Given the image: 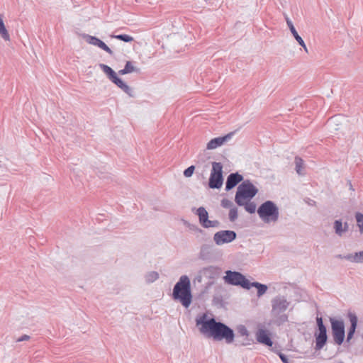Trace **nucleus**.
Here are the masks:
<instances>
[{"mask_svg": "<svg viewBox=\"0 0 363 363\" xmlns=\"http://www.w3.org/2000/svg\"><path fill=\"white\" fill-rule=\"evenodd\" d=\"M353 335L354 334L353 333H348L347 332V342H349L352 337H353Z\"/></svg>", "mask_w": 363, "mask_h": 363, "instance_id": "39", "label": "nucleus"}, {"mask_svg": "<svg viewBox=\"0 0 363 363\" xmlns=\"http://www.w3.org/2000/svg\"><path fill=\"white\" fill-rule=\"evenodd\" d=\"M278 355L279 357V358L281 359V360L282 361L283 363H289V358L286 355H285L284 354L281 353V352H278Z\"/></svg>", "mask_w": 363, "mask_h": 363, "instance_id": "35", "label": "nucleus"}, {"mask_svg": "<svg viewBox=\"0 0 363 363\" xmlns=\"http://www.w3.org/2000/svg\"><path fill=\"white\" fill-rule=\"evenodd\" d=\"M257 192V188L250 180H245L237 189L235 201L238 206H242L244 204V201H251Z\"/></svg>", "mask_w": 363, "mask_h": 363, "instance_id": "3", "label": "nucleus"}, {"mask_svg": "<svg viewBox=\"0 0 363 363\" xmlns=\"http://www.w3.org/2000/svg\"><path fill=\"white\" fill-rule=\"evenodd\" d=\"M30 339V337L28 335H23L19 338L17 339L16 342H23V341H27Z\"/></svg>", "mask_w": 363, "mask_h": 363, "instance_id": "36", "label": "nucleus"}, {"mask_svg": "<svg viewBox=\"0 0 363 363\" xmlns=\"http://www.w3.org/2000/svg\"><path fill=\"white\" fill-rule=\"evenodd\" d=\"M221 206L225 208H231L233 207V203L228 199H223L221 200Z\"/></svg>", "mask_w": 363, "mask_h": 363, "instance_id": "32", "label": "nucleus"}, {"mask_svg": "<svg viewBox=\"0 0 363 363\" xmlns=\"http://www.w3.org/2000/svg\"><path fill=\"white\" fill-rule=\"evenodd\" d=\"M333 228L335 234L342 237L344 233L348 231L349 225L347 222L343 223L341 219L335 220L333 223Z\"/></svg>", "mask_w": 363, "mask_h": 363, "instance_id": "18", "label": "nucleus"}, {"mask_svg": "<svg viewBox=\"0 0 363 363\" xmlns=\"http://www.w3.org/2000/svg\"><path fill=\"white\" fill-rule=\"evenodd\" d=\"M238 330V334L240 335V336H245L246 337H248L249 335V331L247 330V329L246 328V327L243 325H240L237 328Z\"/></svg>", "mask_w": 363, "mask_h": 363, "instance_id": "31", "label": "nucleus"}, {"mask_svg": "<svg viewBox=\"0 0 363 363\" xmlns=\"http://www.w3.org/2000/svg\"><path fill=\"white\" fill-rule=\"evenodd\" d=\"M330 322L334 342L337 345H341L345 337L344 322L342 320H337L335 318H330Z\"/></svg>", "mask_w": 363, "mask_h": 363, "instance_id": "10", "label": "nucleus"}, {"mask_svg": "<svg viewBox=\"0 0 363 363\" xmlns=\"http://www.w3.org/2000/svg\"><path fill=\"white\" fill-rule=\"evenodd\" d=\"M243 180V177L238 172L230 174L226 179L225 190L227 191L231 190L236 186L240 182Z\"/></svg>", "mask_w": 363, "mask_h": 363, "instance_id": "15", "label": "nucleus"}, {"mask_svg": "<svg viewBox=\"0 0 363 363\" xmlns=\"http://www.w3.org/2000/svg\"><path fill=\"white\" fill-rule=\"evenodd\" d=\"M228 216L229 220L232 222H234L238 218V208L235 206L230 209Z\"/></svg>", "mask_w": 363, "mask_h": 363, "instance_id": "29", "label": "nucleus"}, {"mask_svg": "<svg viewBox=\"0 0 363 363\" xmlns=\"http://www.w3.org/2000/svg\"><path fill=\"white\" fill-rule=\"evenodd\" d=\"M221 272V269L217 266H208L203 267L198 272V274L196 277V280L201 283L203 278H206L209 280H213L217 279Z\"/></svg>", "mask_w": 363, "mask_h": 363, "instance_id": "11", "label": "nucleus"}, {"mask_svg": "<svg viewBox=\"0 0 363 363\" xmlns=\"http://www.w3.org/2000/svg\"><path fill=\"white\" fill-rule=\"evenodd\" d=\"M355 218L357 223V226L359 228V232L363 233V214L357 212L355 214Z\"/></svg>", "mask_w": 363, "mask_h": 363, "instance_id": "28", "label": "nucleus"}, {"mask_svg": "<svg viewBox=\"0 0 363 363\" xmlns=\"http://www.w3.org/2000/svg\"><path fill=\"white\" fill-rule=\"evenodd\" d=\"M199 258L202 260H208L211 258L210 247L208 246H201L199 254Z\"/></svg>", "mask_w": 363, "mask_h": 363, "instance_id": "23", "label": "nucleus"}, {"mask_svg": "<svg viewBox=\"0 0 363 363\" xmlns=\"http://www.w3.org/2000/svg\"><path fill=\"white\" fill-rule=\"evenodd\" d=\"M256 339L258 342L268 347H272L273 345L270 334L266 330L259 329L256 333Z\"/></svg>", "mask_w": 363, "mask_h": 363, "instance_id": "16", "label": "nucleus"}, {"mask_svg": "<svg viewBox=\"0 0 363 363\" xmlns=\"http://www.w3.org/2000/svg\"><path fill=\"white\" fill-rule=\"evenodd\" d=\"M257 214L264 223H276L279 220V210L272 201H266L257 208Z\"/></svg>", "mask_w": 363, "mask_h": 363, "instance_id": "4", "label": "nucleus"}, {"mask_svg": "<svg viewBox=\"0 0 363 363\" xmlns=\"http://www.w3.org/2000/svg\"><path fill=\"white\" fill-rule=\"evenodd\" d=\"M194 230H196L197 231H199V233H201L202 232V230L201 229H199L198 227L196 226H194V228H192Z\"/></svg>", "mask_w": 363, "mask_h": 363, "instance_id": "41", "label": "nucleus"}, {"mask_svg": "<svg viewBox=\"0 0 363 363\" xmlns=\"http://www.w3.org/2000/svg\"><path fill=\"white\" fill-rule=\"evenodd\" d=\"M250 343L249 342L248 340H247L246 342H241L238 340H236L235 345L236 346H246L249 345Z\"/></svg>", "mask_w": 363, "mask_h": 363, "instance_id": "37", "label": "nucleus"}, {"mask_svg": "<svg viewBox=\"0 0 363 363\" xmlns=\"http://www.w3.org/2000/svg\"><path fill=\"white\" fill-rule=\"evenodd\" d=\"M225 273V275L223 279L225 284L250 289V281L242 273L231 270H227Z\"/></svg>", "mask_w": 363, "mask_h": 363, "instance_id": "7", "label": "nucleus"}, {"mask_svg": "<svg viewBox=\"0 0 363 363\" xmlns=\"http://www.w3.org/2000/svg\"><path fill=\"white\" fill-rule=\"evenodd\" d=\"M124 68L125 69V71L128 72V74L131 73L133 72H138L139 69L135 67L130 61H127Z\"/></svg>", "mask_w": 363, "mask_h": 363, "instance_id": "30", "label": "nucleus"}, {"mask_svg": "<svg viewBox=\"0 0 363 363\" xmlns=\"http://www.w3.org/2000/svg\"><path fill=\"white\" fill-rule=\"evenodd\" d=\"M294 162L296 164V172H297L298 174L301 175V171L302 169L303 168V160L299 157H296Z\"/></svg>", "mask_w": 363, "mask_h": 363, "instance_id": "26", "label": "nucleus"}, {"mask_svg": "<svg viewBox=\"0 0 363 363\" xmlns=\"http://www.w3.org/2000/svg\"><path fill=\"white\" fill-rule=\"evenodd\" d=\"M237 234L233 230H224L216 233L213 235V240L217 245H223L235 240Z\"/></svg>", "mask_w": 363, "mask_h": 363, "instance_id": "12", "label": "nucleus"}, {"mask_svg": "<svg viewBox=\"0 0 363 363\" xmlns=\"http://www.w3.org/2000/svg\"><path fill=\"white\" fill-rule=\"evenodd\" d=\"M113 38L120 40L125 43H130L134 40L133 38L126 34L114 35L111 36Z\"/></svg>", "mask_w": 363, "mask_h": 363, "instance_id": "27", "label": "nucleus"}, {"mask_svg": "<svg viewBox=\"0 0 363 363\" xmlns=\"http://www.w3.org/2000/svg\"><path fill=\"white\" fill-rule=\"evenodd\" d=\"M100 68L107 75L108 79L115 84L118 88L123 90L130 97H134V91L126 83L117 76L116 72L109 66L104 64H99Z\"/></svg>", "mask_w": 363, "mask_h": 363, "instance_id": "6", "label": "nucleus"}, {"mask_svg": "<svg viewBox=\"0 0 363 363\" xmlns=\"http://www.w3.org/2000/svg\"><path fill=\"white\" fill-rule=\"evenodd\" d=\"M84 38L89 44L100 48L101 49L106 51L111 55H113V51L110 49V48L107 46L106 44L99 38L89 35H86L84 36Z\"/></svg>", "mask_w": 363, "mask_h": 363, "instance_id": "14", "label": "nucleus"}, {"mask_svg": "<svg viewBox=\"0 0 363 363\" xmlns=\"http://www.w3.org/2000/svg\"><path fill=\"white\" fill-rule=\"evenodd\" d=\"M348 256V254L347 255H337L335 256V257L338 258V259H345L346 260V257Z\"/></svg>", "mask_w": 363, "mask_h": 363, "instance_id": "38", "label": "nucleus"}, {"mask_svg": "<svg viewBox=\"0 0 363 363\" xmlns=\"http://www.w3.org/2000/svg\"><path fill=\"white\" fill-rule=\"evenodd\" d=\"M348 318L350 321V327L348 330V333L354 334L357 326V317L354 313H349Z\"/></svg>", "mask_w": 363, "mask_h": 363, "instance_id": "22", "label": "nucleus"}, {"mask_svg": "<svg viewBox=\"0 0 363 363\" xmlns=\"http://www.w3.org/2000/svg\"><path fill=\"white\" fill-rule=\"evenodd\" d=\"M252 287H255L257 289V296L260 297L263 296L267 291L268 287L266 284H261L257 281L250 282V289Z\"/></svg>", "mask_w": 363, "mask_h": 363, "instance_id": "21", "label": "nucleus"}, {"mask_svg": "<svg viewBox=\"0 0 363 363\" xmlns=\"http://www.w3.org/2000/svg\"><path fill=\"white\" fill-rule=\"evenodd\" d=\"M346 260L352 263H363V251L349 253Z\"/></svg>", "mask_w": 363, "mask_h": 363, "instance_id": "20", "label": "nucleus"}, {"mask_svg": "<svg viewBox=\"0 0 363 363\" xmlns=\"http://www.w3.org/2000/svg\"><path fill=\"white\" fill-rule=\"evenodd\" d=\"M118 74L121 75H124V74H128V72L125 71V69L123 68V69H121L118 71Z\"/></svg>", "mask_w": 363, "mask_h": 363, "instance_id": "40", "label": "nucleus"}, {"mask_svg": "<svg viewBox=\"0 0 363 363\" xmlns=\"http://www.w3.org/2000/svg\"><path fill=\"white\" fill-rule=\"evenodd\" d=\"M195 170V167L194 165L189 166L184 171V176L186 177H190L194 174Z\"/></svg>", "mask_w": 363, "mask_h": 363, "instance_id": "33", "label": "nucleus"}, {"mask_svg": "<svg viewBox=\"0 0 363 363\" xmlns=\"http://www.w3.org/2000/svg\"><path fill=\"white\" fill-rule=\"evenodd\" d=\"M286 23H287V26L291 31V33H292L293 36L294 37V38L296 39V40L298 42V43L303 48L304 50L308 52V49L306 48V45L303 41V40L302 39V38L298 35V32L296 31L293 23L291 22V21L288 18V17H286Z\"/></svg>", "mask_w": 363, "mask_h": 363, "instance_id": "17", "label": "nucleus"}, {"mask_svg": "<svg viewBox=\"0 0 363 363\" xmlns=\"http://www.w3.org/2000/svg\"><path fill=\"white\" fill-rule=\"evenodd\" d=\"M172 298L179 301L185 308H189L192 302V294L191 289V281L188 276L182 275L175 284Z\"/></svg>", "mask_w": 363, "mask_h": 363, "instance_id": "2", "label": "nucleus"}, {"mask_svg": "<svg viewBox=\"0 0 363 363\" xmlns=\"http://www.w3.org/2000/svg\"><path fill=\"white\" fill-rule=\"evenodd\" d=\"M235 132H230L224 136L218 137L211 139L206 145L207 150H213L218 147H220L226 142L229 141L234 135Z\"/></svg>", "mask_w": 363, "mask_h": 363, "instance_id": "13", "label": "nucleus"}, {"mask_svg": "<svg viewBox=\"0 0 363 363\" xmlns=\"http://www.w3.org/2000/svg\"><path fill=\"white\" fill-rule=\"evenodd\" d=\"M271 304L272 315L278 318L281 323L287 321L288 316L282 314L288 309L290 305V302L287 301L286 297L281 295L277 296L272 299Z\"/></svg>", "mask_w": 363, "mask_h": 363, "instance_id": "5", "label": "nucleus"}, {"mask_svg": "<svg viewBox=\"0 0 363 363\" xmlns=\"http://www.w3.org/2000/svg\"><path fill=\"white\" fill-rule=\"evenodd\" d=\"M242 206H244L245 211L250 213H254L256 211V204L250 201H244V204Z\"/></svg>", "mask_w": 363, "mask_h": 363, "instance_id": "25", "label": "nucleus"}, {"mask_svg": "<svg viewBox=\"0 0 363 363\" xmlns=\"http://www.w3.org/2000/svg\"><path fill=\"white\" fill-rule=\"evenodd\" d=\"M223 183V165L220 162H213L208 180V186L211 189H220Z\"/></svg>", "mask_w": 363, "mask_h": 363, "instance_id": "8", "label": "nucleus"}, {"mask_svg": "<svg viewBox=\"0 0 363 363\" xmlns=\"http://www.w3.org/2000/svg\"><path fill=\"white\" fill-rule=\"evenodd\" d=\"M195 322L199 332L206 337L213 338L216 341L224 340L227 344L233 342V330L225 323L217 321L214 318H208L207 313H203L197 315Z\"/></svg>", "mask_w": 363, "mask_h": 363, "instance_id": "1", "label": "nucleus"}, {"mask_svg": "<svg viewBox=\"0 0 363 363\" xmlns=\"http://www.w3.org/2000/svg\"><path fill=\"white\" fill-rule=\"evenodd\" d=\"M350 189H352V190H354V189H353V188H352V186L351 183H350Z\"/></svg>", "mask_w": 363, "mask_h": 363, "instance_id": "42", "label": "nucleus"}, {"mask_svg": "<svg viewBox=\"0 0 363 363\" xmlns=\"http://www.w3.org/2000/svg\"><path fill=\"white\" fill-rule=\"evenodd\" d=\"M220 222L217 220H208L207 224H206L205 228H218L220 226Z\"/></svg>", "mask_w": 363, "mask_h": 363, "instance_id": "34", "label": "nucleus"}, {"mask_svg": "<svg viewBox=\"0 0 363 363\" xmlns=\"http://www.w3.org/2000/svg\"><path fill=\"white\" fill-rule=\"evenodd\" d=\"M196 215L199 216L200 224L205 228L206 224L208 222V213L204 207H199L196 210Z\"/></svg>", "mask_w": 363, "mask_h": 363, "instance_id": "19", "label": "nucleus"}, {"mask_svg": "<svg viewBox=\"0 0 363 363\" xmlns=\"http://www.w3.org/2000/svg\"><path fill=\"white\" fill-rule=\"evenodd\" d=\"M145 281L147 284H151L159 279V274L155 271L147 272L145 276Z\"/></svg>", "mask_w": 363, "mask_h": 363, "instance_id": "24", "label": "nucleus"}, {"mask_svg": "<svg viewBox=\"0 0 363 363\" xmlns=\"http://www.w3.org/2000/svg\"><path fill=\"white\" fill-rule=\"evenodd\" d=\"M317 328L314 336L315 338V350H321L328 341L327 328L324 325L322 317H316Z\"/></svg>", "mask_w": 363, "mask_h": 363, "instance_id": "9", "label": "nucleus"}]
</instances>
